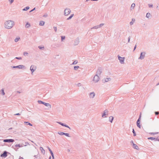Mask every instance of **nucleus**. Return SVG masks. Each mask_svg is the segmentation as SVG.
Here are the masks:
<instances>
[{
  "mask_svg": "<svg viewBox=\"0 0 159 159\" xmlns=\"http://www.w3.org/2000/svg\"><path fill=\"white\" fill-rule=\"evenodd\" d=\"M15 25L14 22L12 20H7L4 23V27L8 29L12 28Z\"/></svg>",
  "mask_w": 159,
  "mask_h": 159,
  "instance_id": "1",
  "label": "nucleus"
},
{
  "mask_svg": "<svg viewBox=\"0 0 159 159\" xmlns=\"http://www.w3.org/2000/svg\"><path fill=\"white\" fill-rule=\"evenodd\" d=\"M12 68H18L19 69H25V66L22 65H19L16 66H11Z\"/></svg>",
  "mask_w": 159,
  "mask_h": 159,
  "instance_id": "2",
  "label": "nucleus"
},
{
  "mask_svg": "<svg viewBox=\"0 0 159 159\" xmlns=\"http://www.w3.org/2000/svg\"><path fill=\"white\" fill-rule=\"evenodd\" d=\"M71 12V10L69 8H66L64 10V15L68 16Z\"/></svg>",
  "mask_w": 159,
  "mask_h": 159,
  "instance_id": "3",
  "label": "nucleus"
},
{
  "mask_svg": "<svg viewBox=\"0 0 159 159\" xmlns=\"http://www.w3.org/2000/svg\"><path fill=\"white\" fill-rule=\"evenodd\" d=\"M141 117V113L140 115L139 116L138 120H137V122H136V124H137V126L139 128H141V126H140V120Z\"/></svg>",
  "mask_w": 159,
  "mask_h": 159,
  "instance_id": "4",
  "label": "nucleus"
},
{
  "mask_svg": "<svg viewBox=\"0 0 159 159\" xmlns=\"http://www.w3.org/2000/svg\"><path fill=\"white\" fill-rule=\"evenodd\" d=\"M118 60H119L121 64H124V60L125 58V57H120V56H118Z\"/></svg>",
  "mask_w": 159,
  "mask_h": 159,
  "instance_id": "5",
  "label": "nucleus"
},
{
  "mask_svg": "<svg viewBox=\"0 0 159 159\" xmlns=\"http://www.w3.org/2000/svg\"><path fill=\"white\" fill-rule=\"evenodd\" d=\"M108 114V111L107 110H105L104 111L103 113L102 114V117L105 118L107 117L106 116H107Z\"/></svg>",
  "mask_w": 159,
  "mask_h": 159,
  "instance_id": "6",
  "label": "nucleus"
},
{
  "mask_svg": "<svg viewBox=\"0 0 159 159\" xmlns=\"http://www.w3.org/2000/svg\"><path fill=\"white\" fill-rule=\"evenodd\" d=\"M102 72V68L101 67H99L98 68V70L96 72V73H97L96 75H100Z\"/></svg>",
  "mask_w": 159,
  "mask_h": 159,
  "instance_id": "7",
  "label": "nucleus"
},
{
  "mask_svg": "<svg viewBox=\"0 0 159 159\" xmlns=\"http://www.w3.org/2000/svg\"><path fill=\"white\" fill-rule=\"evenodd\" d=\"M145 53L144 52H142L140 54V56L139 58V59L142 60L143 59L145 56Z\"/></svg>",
  "mask_w": 159,
  "mask_h": 159,
  "instance_id": "8",
  "label": "nucleus"
},
{
  "mask_svg": "<svg viewBox=\"0 0 159 159\" xmlns=\"http://www.w3.org/2000/svg\"><path fill=\"white\" fill-rule=\"evenodd\" d=\"M3 141L6 143H12L14 141V140L12 139H5L3 140Z\"/></svg>",
  "mask_w": 159,
  "mask_h": 159,
  "instance_id": "9",
  "label": "nucleus"
},
{
  "mask_svg": "<svg viewBox=\"0 0 159 159\" xmlns=\"http://www.w3.org/2000/svg\"><path fill=\"white\" fill-rule=\"evenodd\" d=\"M99 79V76L97 75H96L93 78V80L95 82H97L98 81Z\"/></svg>",
  "mask_w": 159,
  "mask_h": 159,
  "instance_id": "10",
  "label": "nucleus"
},
{
  "mask_svg": "<svg viewBox=\"0 0 159 159\" xmlns=\"http://www.w3.org/2000/svg\"><path fill=\"white\" fill-rule=\"evenodd\" d=\"M30 69L32 74L36 70V67L32 65L31 66Z\"/></svg>",
  "mask_w": 159,
  "mask_h": 159,
  "instance_id": "11",
  "label": "nucleus"
},
{
  "mask_svg": "<svg viewBox=\"0 0 159 159\" xmlns=\"http://www.w3.org/2000/svg\"><path fill=\"white\" fill-rule=\"evenodd\" d=\"M8 152L6 151H4L3 153L1 155V157H6L7 156V153Z\"/></svg>",
  "mask_w": 159,
  "mask_h": 159,
  "instance_id": "12",
  "label": "nucleus"
},
{
  "mask_svg": "<svg viewBox=\"0 0 159 159\" xmlns=\"http://www.w3.org/2000/svg\"><path fill=\"white\" fill-rule=\"evenodd\" d=\"M57 123L61 125L64 126H65L67 128H69L70 129H71L67 125L65 124L62 122H57Z\"/></svg>",
  "mask_w": 159,
  "mask_h": 159,
  "instance_id": "13",
  "label": "nucleus"
},
{
  "mask_svg": "<svg viewBox=\"0 0 159 159\" xmlns=\"http://www.w3.org/2000/svg\"><path fill=\"white\" fill-rule=\"evenodd\" d=\"M26 145H24V144L22 143L21 144H16L14 146V147L15 148H16L17 147H19V148H20V147H22L23 146H26Z\"/></svg>",
  "mask_w": 159,
  "mask_h": 159,
  "instance_id": "14",
  "label": "nucleus"
},
{
  "mask_svg": "<svg viewBox=\"0 0 159 159\" xmlns=\"http://www.w3.org/2000/svg\"><path fill=\"white\" fill-rule=\"evenodd\" d=\"M79 43V39L78 38H76L74 41V45H77Z\"/></svg>",
  "mask_w": 159,
  "mask_h": 159,
  "instance_id": "15",
  "label": "nucleus"
},
{
  "mask_svg": "<svg viewBox=\"0 0 159 159\" xmlns=\"http://www.w3.org/2000/svg\"><path fill=\"white\" fill-rule=\"evenodd\" d=\"M89 96L90 98H93L95 96V93L94 92H92L89 93Z\"/></svg>",
  "mask_w": 159,
  "mask_h": 159,
  "instance_id": "16",
  "label": "nucleus"
},
{
  "mask_svg": "<svg viewBox=\"0 0 159 159\" xmlns=\"http://www.w3.org/2000/svg\"><path fill=\"white\" fill-rule=\"evenodd\" d=\"M44 105H45L46 106L48 107V108H50L51 107V105L49 103L45 102Z\"/></svg>",
  "mask_w": 159,
  "mask_h": 159,
  "instance_id": "17",
  "label": "nucleus"
},
{
  "mask_svg": "<svg viewBox=\"0 0 159 159\" xmlns=\"http://www.w3.org/2000/svg\"><path fill=\"white\" fill-rule=\"evenodd\" d=\"M133 147L134 148V149H135L137 150H138L139 149V148L138 147V146L134 144V143H133Z\"/></svg>",
  "mask_w": 159,
  "mask_h": 159,
  "instance_id": "18",
  "label": "nucleus"
},
{
  "mask_svg": "<svg viewBox=\"0 0 159 159\" xmlns=\"http://www.w3.org/2000/svg\"><path fill=\"white\" fill-rule=\"evenodd\" d=\"M44 24H45L44 21L41 20V21H40L39 23V25L40 26H43L44 25Z\"/></svg>",
  "mask_w": 159,
  "mask_h": 159,
  "instance_id": "19",
  "label": "nucleus"
},
{
  "mask_svg": "<svg viewBox=\"0 0 159 159\" xmlns=\"http://www.w3.org/2000/svg\"><path fill=\"white\" fill-rule=\"evenodd\" d=\"M40 149L41 152L43 154L45 153V151L42 147H40Z\"/></svg>",
  "mask_w": 159,
  "mask_h": 159,
  "instance_id": "20",
  "label": "nucleus"
},
{
  "mask_svg": "<svg viewBox=\"0 0 159 159\" xmlns=\"http://www.w3.org/2000/svg\"><path fill=\"white\" fill-rule=\"evenodd\" d=\"M113 118H114L112 116H110L109 117V121L111 123H112L113 120Z\"/></svg>",
  "mask_w": 159,
  "mask_h": 159,
  "instance_id": "21",
  "label": "nucleus"
},
{
  "mask_svg": "<svg viewBox=\"0 0 159 159\" xmlns=\"http://www.w3.org/2000/svg\"><path fill=\"white\" fill-rule=\"evenodd\" d=\"M24 123L25 125H29L30 126H32L33 125L32 124H31V123H29L28 122L25 121L24 122Z\"/></svg>",
  "mask_w": 159,
  "mask_h": 159,
  "instance_id": "22",
  "label": "nucleus"
},
{
  "mask_svg": "<svg viewBox=\"0 0 159 159\" xmlns=\"http://www.w3.org/2000/svg\"><path fill=\"white\" fill-rule=\"evenodd\" d=\"M135 7V4L134 3H132V4L131 7H130L131 10H132Z\"/></svg>",
  "mask_w": 159,
  "mask_h": 159,
  "instance_id": "23",
  "label": "nucleus"
},
{
  "mask_svg": "<svg viewBox=\"0 0 159 159\" xmlns=\"http://www.w3.org/2000/svg\"><path fill=\"white\" fill-rule=\"evenodd\" d=\"M135 21V20L134 18H132V21L130 22V24L131 25L133 24L134 23Z\"/></svg>",
  "mask_w": 159,
  "mask_h": 159,
  "instance_id": "24",
  "label": "nucleus"
},
{
  "mask_svg": "<svg viewBox=\"0 0 159 159\" xmlns=\"http://www.w3.org/2000/svg\"><path fill=\"white\" fill-rule=\"evenodd\" d=\"M151 16V15H150V14L148 12L147 13L146 15V17L148 18H149Z\"/></svg>",
  "mask_w": 159,
  "mask_h": 159,
  "instance_id": "25",
  "label": "nucleus"
},
{
  "mask_svg": "<svg viewBox=\"0 0 159 159\" xmlns=\"http://www.w3.org/2000/svg\"><path fill=\"white\" fill-rule=\"evenodd\" d=\"M29 8L30 7L28 6H27L23 9L22 10L24 11H26L28 10Z\"/></svg>",
  "mask_w": 159,
  "mask_h": 159,
  "instance_id": "26",
  "label": "nucleus"
},
{
  "mask_svg": "<svg viewBox=\"0 0 159 159\" xmlns=\"http://www.w3.org/2000/svg\"><path fill=\"white\" fill-rule=\"evenodd\" d=\"M111 80V79L110 78H107L105 79L104 82H108L110 80Z\"/></svg>",
  "mask_w": 159,
  "mask_h": 159,
  "instance_id": "27",
  "label": "nucleus"
},
{
  "mask_svg": "<svg viewBox=\"0 0 159 159\" xmlns=\"http://www.w3.org/2000/svg\"><path fill=\"white\" fill-rule=\"evenodd\" d=\"M74 14H71L70 16L67 19V20H69L71 19V18L74 16Z\"/></svg>",
  "mask_w": 159,
  "mask_h": 159,
  "instance_id": "28",
  "label": "nucleus"
},
{
  "mask_svg": "<svg viewBox=\"0 0 159 159\" xmlns=\"http://www.w3.org/2000/svg\"><path fill=\"white\" fill-rule=\"evenodd\" d=\"M38 102L39 104H44L45 103V102H43L41 100H38Z\"/></svg>",
  "mask_w": 159,
  "mask_h": 159,
  "instance_id": "29",
  "label": "nucleus"
},
{
  "mask_svg": "<svg viewBox=\"0 0 159 159\" xmlns=\"http://www.w3.org/2000/svg\"><path fill=\"white\" fill-rule=\"evenodd\" d=\"M98 28H98V25H97L95 26H93V27L91 28V29L92 30L93 29H97Z\"/></svg>",
  "mask_w": 159,
  "mask_h": 159,
  "instance_id": "30",
  "label": "nucleus"
},
{
  "mask_svg": "<svg viewBox=\"0 0 159 159\" xmlns=\"http://www.w3.org/2000/svg\"><path fill=\"white\" fill-rule=\"evenodd\" d=\"M80 67L78 66H74V68L75 70H77L78 68H79Z\"/></svg>",
  "mask_w": 159,
  "mask_h": 159,
  "instance_id": "31",
  "label": "nucleus"
},
{
  "mask_svg": "<svg viewBox=\"0 0 159 159\" xmlns=\"http://www.w3.org/2000/svg\"><path fill=\"white\" fill-rule=\"evenodd\" d=\"M30 26V25L28 22H27L26 25H25V27L26 28H29Z\"/></svg>",
  "mask_w": 159,
  "mask_h": 159,
  "instance_id": "32",
  "label": "nucleus"
},
{
  "mask_svg": "<svg viewBox=\"0 0 159 159\" xmlns=\"http://www.w3.org/2000/svg\"><path fill=\"white\" fill-rule=\"evenodd\" d=\"M1 94L3 95H4L5 94V92H4V89H2L1 90Z\"/></svg>",
  "mask_w": 159,
  "mask_h": 159,
  "instance_id": "33",
  "label": "nucleus"
},
{
  "mask_svg": "<svg viewBox=\"0 0 159 159\" xmlns=\"http://www.w3.org/2000/svg\"><path fill=\"white\" fill-rule=\"evenodd\" d=\"M64 133L61 132H59L58 133V134L61 135H63L64 134Z\"/></svg>",
  "mask_w": 159,
  "mask_h": 159,
  "instance_id": "34",
  "label": "nucleus"
},
{
  "mask_svg": "<svg viewBox=\"0 0 159 159\" xmlns=\"http://www.w3.org/2000/svg\"><path fill=\"white\" fill-rule=\"evenodd\" d=\"M20 39V38H16L15 39V41L16 42H18Z\"/></svg>",
  "mask_w": 159,
  "mask_h": 159,
  "instance_id": "35",
  "label": "nucleus"
},
{
  "mask_svg": "<svg viewBox=\"0 0 159 159\" xmlns=\"http://www.w3.org/2000/svg\"><path fill=\"white\" fill-rule=\"evenodd\" d=\"M104 24L103 23H102V24H100L99 25H98V28H100L102 26H103L104 25Z\"/></svg>",
  "mask_w": 159,
  "mask_h": 159,
  "instance_id": "36",
  "label": "nucleus"
},
{
  "mask_svg": "<svg viewBox=\"0 0 159 159\" xmlns=\"http://www.w3.org/2000/svg\"><path fill=\"white\" fill-rule=\"evenodd\" d=\"M48 149L49 150V151L50 153H51V155H52V154H53L50 148L49 147H48Z\"/></svg>",
  "mask_w": 159,
  "mask_h": 159,
  "instance_id": "37",
  "label": "nucleus"
},
{
  "mask_svg": "<svg viewBox=\"0 0 159 159\" xmlns=\"http://www.w3.org/2000/svg\"><path fill=\"white\" fill-rule=\"evenodd\" d=\"M133 133V135L134 136H135L136 135L134 129H133V131H132Z\"/></svg>",
  "mask_w": 159,
  "mask_h": 159,
  "instance_id": "38",
  "label": "nucleus"
},
{
  "mask_svg": "<svg viewBox=\"0 0 159 159\" xmlns=\"http://www.w3.org/2000/svg\"><path fill=\"white\" fill-rule=\"evenodd\" d=\"M64 134L65 136L67 137H70L69 134L68 133H64Z\"/></svg>",
  "mask_w": 159,
  "mask_h": 159,
  "instance_id": "39",
  "label": "nucleus"
},
{
  "mask_svg": "<svg viewBox=\"0 0 159 159\" xmlns=\"http://www.w3.org/2000/svg\"><path fill=\"white\" fill-rule=\"evenodd\" d=\"M78 63V61H74L73 63H72V65H75L76 64Z\"/></svg>",
  "mask_w": 159,
  "mask_h": 159,
  "instance_id": "40",
  "label": "nucleus"
},
{
  "mask_svg": "<svg viewBox=\"0 0 159 159\" xmlns=\"http://www.w3.org/2000/svg\"><path fill=\"white\" fill-rule=\"evenodd\" d=\"M148 139H151V140H154V139H155V138H154L152 137H150L148 138Z\"/></svg>",
  "mask_w": 159,
  "mask_h": 159,
  "instance_id": "41",
  "label": "nucleus"
},
{
  "mask_svg": "<svg viewBox=\"0 0 159 159\" xmlns=\"http://www.w3.org/2000/svg\"><path fill=\"white\" fill-rule=\"evenodd\" d=\"M61 41H62L63 40L65 39V36H61Z\"/></svg>",
  "mask_w": 159,
  "mask_h": 159,
  "instance_id": "42",
  "label": "nucleus"
},
{
  "mask_svg": "<svg viewBox=\"0 0 159 159\" xmlns=\"http://www.w3.org/2000/svg\"><path fill=\"white\" fill-rule=\"evenodd\" d=\"M38 48L39 49H43L44 48V46H43V47H41V46H39L38 47Z\"/></svg>",
  "mask_w": 159,
  "mask_h": 159,
  "instance_id": "43",
  "label": "nucleus"
},
{
  "mask_svg": "<svg viewBox=\"0 0 159 159\" xmlns=\"http://www.w3.org/2000/svg\"><path fill=\"white\" fill-rule=\"evenodd\" d=\"M148 6L149 7H153V5L151 4H148Z\"/></svg>",
  "mask_w": 159,
  "mask_h": 159,
  "instance_id": "44",
  "label": "nucleus"
},
{
  "mask_svg": "<svg viewBox=\"0 0 159 159\" xmlns=\"http://www.w3.org/2000/svg\"><path fill=\"white\" fill-rule=\"evenodd\" d=\"M28 54V53L26 52H24L23 53V55L25 56Z\"/></svg>",
  "mask_w": 159,
  "mask_h": 159,
  "instance_id": "45",
  "label": "nucleus"
},
{
  "mask_svg": "<svg viewBox=\"0 0 159 159\" xmlns=\"http://www.w3.org/2000/svg\"><path fill=\"white\" fill-rule=\"evenodd\" d=\"M155 139H154V141H159V139L158 137H157V138H154Z\"/></svg>",
  "mask_w": 159,
  "mask_h": 159,
  "instance_id": "46",
  "label": "nucleus"
},
{
  "mask_svg": "<svg viewBox=\"0 0 159 159\" xmlns=\"http://www.w3.org/2000/svg\"><path fill=\"white\" fill-rule=\"evenodd\" d=\"M155 114L156 115H157L159 114V111H155Z\"/></svg>",
  "mask_w": 159,
  "mask_h": 159,
  "instance_id": "47",
  "label": "nucleus"
},
{
  "mask_svg": "<svg viewBox=\"0 0 159 159\" xmlns=\"http://www.w3.org/2000/svg\"><path fill=\"white\" fill-rule=\"evenodd\" d=\"M15 58L18 60H21L22 59V58L21 57H16Z\"/></svg>",
  "mask_w": 159,
  "mask_h": 159,
  "instance_id": "48",
  "label": "nucleus"
},
{
  "mask_svg": "<svg viewBox=\"0 0 159 159\" xmlns=\"http://www.w3.org/2000/svg\"><path fill=\"white\" fill-rule=\"evenodd\" d=\"M53 29H54V31H55V32H56L57 31V28L56 27H53Z\"/></svg>",
  "mask_w": 159,
  "mask_h": 159,
  "instance_id": "49",
  "label": "nucleus"
},
{
  "mask_svg": "<svg viewBox=\"0 0 159 159\" xmlns=\"http://www.w3.org/2000/svg\"><path fill=\"white\" fill-rule=\"evenodd\" d=\"M9 1L10 2V4H11L13 3V2H14V0H9Z\"/></svg>",
  "mask_w": 159,
  "mask_h": 159,
  "instance_id": "50",
  "label": "nucleus"
},
{
  "mask_svg": "<svg viewBox=\"0 0 159 159\" xmlns=\"http://www.w3.org/2000/svg\"><path fill=\"white\" fill-rule=\"evenodd\" d=\"M35 10V7H34V8L33 9H32V10H31L30 11V12H32L33 11H34V10Z\"/></svg>",
  "mask_w": 159,
  "mask_h": 159,
  "instance_id": "51",
  "label": "nucleus"
},
{
  "mask_svg": "<svg viewBox=\"0 0 159 159\" xmlns=\"http://www.w3.org/2000/svg\"><path fill=\"white\" fill-rule=\"evenodd\" d=\"M130 37L129 36L128 38V43H129L130 42Z\"/></svg>",
  "mask_w": 159,
  "mask_h": 159,
  "instance_id": "52",
  "label": "nucleus"
},
{
  "mask_svg": "<svg viewBox=\"0 0 159 159\" xmlns=\"http://www.w3.org/2000/svg\"><path fill=\"white\" fill-rule=\"evenodd\" d=\"M47 16H48V15L46 14H44V15H43V17H47Z\"/></svg>",
  "mask_w": 159,
  "mask_h": 159,
  "instance_id": "53",
  "label": "nucleus"
},
{
  "mask_svg": "<svg viewBox=\"0 0 159 159\" xmlns=\"http://www.w3.org/2000/svg\"><path fill=\"white\" fill-rule=\"evenodd\" d=\"M20 115V114L19 113H16L14 114L15 116H19Z\"/></svg>",
  "mask_w": 159,
  "mask_h": 159,
  "instance_id": "54",
  "label": "nucleus"
},
{
  "mask_svg": "<svg viewBox=\"0 0 159 159\" xmlns=\"http://www.w3.org/2000/svg\"><path fill=\"white\" fill-rule=\"evenodd\" d=\"M77 85L78 86H80L81 85V84L80 83H79L77 84Z\"/></svg>",
  "mask_w": 159,
  "mask_h": 159,
  "instance_id": "55",
  "label": "nucleus"
},
{
  "mask_svg": "<svg viewBox=\"0 0 159 159\" xmlns=\"http://www.w3.org/2000/svg\"><path fill=\"white\" fill-rule=\"evenodd\" d=\"M13 148L14 149V150H15L16 151H17V150L18 149V148L16 149L15 148H14L13 146Z\"/></svg>",
  "mask_w": 159,
  "mask_h": 159,
  "instance_id": "56",
  "label": "nucleus"
},
{
  "mask_svg": "<svg viewBox=\"0 0 159 159\" xmlns=\"http://www.w3.org/2000/svg\"><path fill=\"white\" fill-rule=\"evenodd\" d=\"M51 155L52 156V159H54V154H52V155Z\"/></svg>",
  "mask_w": 159,
  "mask_h": 159,
  "instance_id": "57",
  "label": "nucleus"
},
{
  "mask_svg": "<svg viewBox=\"0 0 159 159\" xmlns=\"http://www.w3.org/2000/svg\"><path fill=\"white\" fill-rule=\"evenodd\" d=\"M51 155L52 156V159H54V154H52V155Z\"/></svg>",
  "mask_w": 159,
  "mask_h": 159,
  "instance_id": "58",
  "label": "nucleus"
},
{
  "mask_svg": "<svg viewBox=\"0 0 159 159\" xmlns=\"http://www.w3.org/2000/svg\"><path fill=\"white\" fill-rule=\"evenodd\" d=\"M136 45L135 46V47H134V50H133V51H134L136 49Z\"/></svg>",
  "mask_w": 159,
  "mask_h": 159,
  "instance_id": "59",
  "label": "nucleus"
},
{
  "mask_svg": "<svg viewBox=\"0 0 159 159\" xmlns=\"http://www.w3.org/2000/svg\"><path fill=\"white\" fill-rule=\"evenodd\" d=\"M152 134H153V135H154V134H157V133H151Z\"/></svg>",
  "mask_w": 159,
  "mask_h": 159,
  "instance_id": "60",
  "label": "nucleus"
},
{
  "mask_svg": "<svg viewBox=\"0 0 159 159\" xmlns=\"http://www.w3.org/2000/svg\"><path fill=\"white\" fill-rule=\"evenodd\" d=\"M130 143H133H133H133V141L132 140V141L130 142Z\"/></svg>",
  "mask_w": 159,
  "mask_h": 159,
  "instance_id": "61",
  "label": "nucleus"
},
{
  "mask_svg": "<svg viewBox=\"0 0 159 159\" xmlns=\"http://www.w3.org/2000/svg\"><path fill=\"white\" fill-rule=\"evenodd\" d=\"M19 159H24L22 157H20V158Z\"/></svg>",
  "mask_w": 159,
  "mask_h": 159,
  "instance_id": "62",
  "label": "nucleus"
},
{
  "mask_svg": "<svg viewBox=\"0 0 159 159\" xmlns=\"http://www.w3.org/2000/svg\"><path fill=\"white\" fill-rule=\"evenodd\" d=\"M49 159H51V157L50 156L49 158Z\"/></svg>",
  "mask_w": 159,
  "mask_h": 159,
  "instance_id": "63",
  "label": "nucleus"
},
{
  "mask_svg": "<svg viewBox=\"0 0 159 159\" xmlns=\"http://www.w3.org/2000/svg\"><path fill=\"white\" fill-rule=\"evenodd\" d=\"M159 85V82L157 84V85Z\"/></svg>",
  "mask_w": 159,
  "mask_h": 159,
  "instance_id": "64",
  "label": "nucleus"
}]
</instances>
